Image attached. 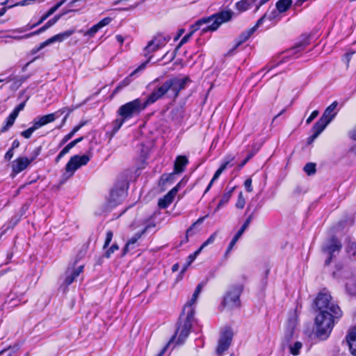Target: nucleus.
Instances as JSON below:
<instances>
[{
    "label": "nucleus",
    "mask_w": 356,
    "mask_h": 356,
    "mask_svg": "<svg viewBox=\"0 0 356 356\" xmlns=\"http://www.w3.org/2000/svg\"><path fill=\"white\" fill-rule=\"evenodd\" d=\"M89 161L90 156L86 154L82 156L75 155L72 156L65 166V172L61 177V183H65L74 175L77 169L86 165Z\"/></svg>",
    "instance_id": "20e7f679"
},
{
    "label": "nucleus",
    "mask_w": 356,
    "mask_h": 356,
    "mask_svg": "<svg viewBox=\"0 0 356 356\" xmlns=\"http://www.w3.org/2000/svg\"><path fill=\"white\" fill-rule=\"evenodd\" d=\"M281 13H279L278 10L276 8H273L272 10H268L266 14H267L266 19H269L270 21H273L274 19H280V14Z\"/></svg>",
    "instance_id": "72a5a7b5"
},
{
    "label": "nucleus",
    "mask_w": 356,
    "mask_h": 356,
    "mask_svg": "<svg viewBox=\"0 0 356 356\" xmlns=\"http://www.w3.org/2000/svg\"><path fill=\"white\" fill-rule=\"evenodd\" d=\"M74 33V30H67L65 32H63L61 33L57 34L54 35L53 37L49 38L46 41L42 42L40 46L35 49H33L32 50L33 54H35L38 52L39 51L42 50L45 47L56 42H62L65 39L69 38Z\"/></svg>",
    "instance_id": "6e6552de"
},
{
    "label": "nucleus",
    "mask_w": 356,
    "mask_h": 356,
    "mask_svg": "<svg viewBox=\"0 0 356 356\" xmlns=\"http://www.w3.org/2000/svg\"><path fill=\"white\" fill-rule=\"evenodd\" d=\"M202 286H203V284L202 283L199 284L197 286L191 299L188 302V303L185 306L184 311H186V312H188L191 309L194 312V309L192 307V306L195 303V302L198 298V296L200 295V293L202 291Z\"/></svg>",
    "instance_id": "aec40b11"
},
{
    "label": "nucleus",
    "mask_w": 356,
    "mask_h": 356,
    "mask_svg": "<svg viewBox=\"0 0 356 356\" xmlns=\"http://www.w3.org/2000/svg\"><path fill=\"white\" fill-rule=\"evenodd\" d=\"M58 118V115L56 113H50L48 115H45L41 116L40 118H35L33 121V125L38 129L42 126L47 124L51 122H54L56 118Z\"/></svg>",
    "instance_id": "4468645a"
},
{
    "label": "nucleus",
    "mask_w": 356,
    "mask_h": 356,
    "mask_svg": "<svg viewBox=\"0 0 356 356\" xmlns=\"http://www.w3.org/2000/svg\"><path fill=\"white\" fill-rule=\"evenodd\" d=\"M76 145V143L72 140V142H70L69 144H67L66 145L67 147H68L70 149H71L72 147H74L75 145Z\"/></svg>",
    "instance_id": "774afa93"
},
{
    "label": "nucleus",
    "mask_w": 356,
    "mask_h": 356,
    "mask_svg": "<svg viewBox=\"0 0 356 356\" xmlns=\"http://www.w3.org/2000/svg\"><path fill=\"white\" fill-rule=\"evenodd\" d=\"M315 304L320 312L316 317V334L321 339H326L333 327V318L340 317L342 312L332 301L331 296L326 292L318 294Z\"/></svg>",
    "instance_id": "f03ea898"
},
{
    "label": "nucleus",
    "mask_w": 356,
    "mask_h": 356,
    "mask_svg": "<svg viewBox=\"0 0 356 356\" xmlns=\"http://www.w3.org/2000/svg\"><path fill=\"white\" fill-rule=\"evenodd\" d=\"M25 106V102L20 103L13 111V113H15V115L18 116L19 113L24 109Z\"/></svg>",
    "instance_id": "3c124183"
},
{
    "label": "nucleus",
    "mask_w": 356,
    "mask_h": 356,
    "mask_svg": "<svg viewBox=\"0 0 356 356\" xmlns=\"http://www.w3.org/2000/svg\"><path fill=\"white\" fill-rule=\"evenodd\" d=\"M33 158L29 159L26 157H19L13 162L12 168L15 174H18L25 170L33 161Z\"/></svg>",
    "instance_id": "ddd939ff"
},
{
    "label": "nucleus",
    "mask_w": 356,
    "mask_h": 356,
    "mask_svg": "<svg viewBox=\"0 0 356 356\" xmlns=\"http://www.w3.org/2000/svg\"><path fill=\"white\" fill-rule=\"evenodd\" d=\"M19 146V142L17 140H15L12 144L11 149H13V150L14 149L17 148Z\"/></svg>",
    "instance_id": "e2e57ef3"
},
{
    "label": "nucleus",
    "mask_w": 356,
    "mask_h": 356,
    "mask_svg": "<svg viewBox=\"0 0 356 356\" xmlns=\"http://www.w3.org/2000/svg\"><path fill=\"white\" fill-rule=\"evenodd\" d=\"M259 0H241L236 3V8L240 12H244L250 9Z\"/></svg>",
    "instance_id": "b1692460"
},
{
    "label": "nucleus",
    "mask_w": 356,
    "mask_h": 356,
    "mask_svg": "<svg viewBox=\"0 0 356 356\" xmlns=\"http://www.w3.org/2000/svg\"><path fill=\"white\" fill-rule=\"evenodd\" d=\"M37 130V129L35 128V127L33 124L32 127H29L28 129L22 131L21 133V135L24 137L25 138H30L32 134L35 131Z\"/></svg>",
    "instance_id": "a19ab883"
},
{
    "label": "nucleus",
    "mask_w": 356,
    "mask_h": 356,
    "mask_svg": "<svg viewBox=\"0 0 356 356\" xmlns=\"http://www.w3.org/2000/svg\"><path fill=\"white\" fill-rule=\"evenodd\" d=\"M233 191H234V188H232L228 192L223 194L221 200H220L218 204L217 205L216 209H215V211H218L223 205H225V204H227L229 202V200L232 195Z\"/></svg>",
    "instance_id": "c756f323"
},
{
    "label": "nucleus",
    "mask_w": 356,
    "mask_h": 356,
    "mask_svg": "<svg viewBox=\"0 0 356 356\" xmlns=\"http://www.w3.org/2000/svg\"><path fill=\"white\" fill-rule=\"evenodd\" d=\"M152 56H150L148 59L147 60V61H145V63H142L138 68H136L131 74V76H133L134 74H135L136 73H137L139 71H141L143 70H144L147 65V64L150 61L151 58H152Z\"/></svg>",
    "instance_id": "c03bdc74"
},
{
    "label": "nucleus",
    "mask_w": 356,
    "mask_h": 356,
    "mask_svg": "<svg viewBox=\"0 0 356 356\" xmlns=\"http://www.w3.org/2000/svg\"><path fill=\"white\" fill-rule=\"evenodd\" d=\"M254 29H249L241 33V34L238 37V40L235 46V48L238 47L242 43L245 42L246 40L249 39V38L254 33Z\"/></svg>",
    "instance_id": "a878e982"
},
{
    "label": "nucleus",
    "mask_w": 356,
    "mask_h": 356,
    "mask_svg": "<svg viewBox=\"0 0 356 356\" xmlns=\"http://www.w3.org/2000/svg\"><path fill=\"white\" fill-rule=\"evenodd\" d=\"M308 44L307 41H302L297 43L294 47H293L289 51H293V54H296L297 52L303 50Z\"/></svg>",
    "instance_id": "f704fd0d"
},
{
    "label": "nucleus",
    "mask_w": 356,
    "mask_h": 356,
    "mask_svg": "<svg viewBox=\"0 0 356 356\" xmlns=\"http://www.w3.org/2000/svg\"><path fill=\"white\" fill-rule=\"evenodd\" d=\"M148 229V227H146L140 233L136 234L133 237H131L127 243L123 252L124 254H126L127 252L129 251V248L131 245H134L138 240L141 237V236Z\"/></svg>",
    "instance_id": "393cba45"
},
{
    "label": "nucleus",
    "mask_w": 356,
    "mask_h": 356,
    "mask_svg": "<svg viewBox=\"0 0 356 356\" xmlns=\"http://www.w3.org/2000/svg\"><path fill=\"white\" fill-rule=\"evenodd\" d=\"M292 0H279L276 3V8L279 13L286 12L291 6Z\"/></svg>",
    "instance_id": "bb28decb"
},
{
    "label": "nucleus",
    "mask_w": 356,
    "mask_h": 356,
    "mask_svg": "<svg viewBox=\"0 0 356 356\" xmlns=\"http://www.w3.org/2000/svg\"><path fill=\"white\" fill-rule=\"evenodd\" d=\"M74 134L72 133V132H70L68 134H67L66 136H64V138H63L61 143H60V145H64L65 143H67L70 139H71L72 138V136H74Z\"/></svg>",
    "instance_id": "603ef678"
},
{
    "label": "nucleus",
    "mask_w": 356,
    "mask_h": 356,
    "mask_svg": "<svg viewBox=\"0 0 356 356\" xmlns=\"http://www.w3.org/2000/svg\"><path fill=\"white\" fill-rule=\"evenodd\" d=\"M216 236H217V232H216L213 233L209 237V238L202 243V245L199 248H201V250H202L206 246H207L209 244L213 243L214 242L215 239H216Z\"/></svg>",
    "instance_id": "58836bf2"
},
{
    "label": "nucleus",
    "mask_w": 356,
    "mask_h": 356,
    "mask_svg": "<svg viewBox=\"0 0 356 356\" xmlns=\"http://www.w3.org/2000/svg\"><path fill=\"white\" fill-rule=\"evenodd\" d=\"M115 38H116L117 41H118L119 43H120V44H122V43H123V42H124V38H123V37H122V35H117Z\"/></svg>",
    "instance_id": "338daca9"
},
{
    "label": "nucleus",
    "mask_w": 356,
    "mask_h": 356,
    "mask_svg": "<svg viewBox=\"0 0 356 356\" xmlns=\"http://www.w3.org/2000/svg\"><path fill=\"white\" fill-rule=\"evenodd\" d=\"M269 0H259V3L256 4L255 12H257L262 5H264Z\"/></svg>",
    "instance_id": "4d7b16f0"
},
{
    "label": "nucleus",
    "mask_w": 356,
    "mask_h": 356,
    "mask_svg": "<svg viewBox=\"0 0 356 356\" xmlns=\"http://www.w3.org/2000/svg\"><path fill=\"white\" fill-rule=\"evenodd\" d=\"M86 124V122H82L77 126H75L73 129L71 131L74 134H75L82 127Z\"/></svg>",
    "instance_id": "6e6d98bb"
},
{
    "label": "nucleus",
    "mask_w": 356,
    "mask_h": 356,
    "mask_svg": "<svg viewBox=\"0 0 356 356\" xmlns=\"http://www.w3.org/2000/svg\"><path fill=\"white\" fill-rule=\"evenodd\" d=\"M111 22V17H105L100 22H99L95 25L92 26L89 30L86 32L85 35H89L90 37H92L95 35V34L102 28L104 26L109 24V23Z\"/></svg>",
    "instance_id": "a211bd4d"
},
{
    "label": "nucleus",
    "mask_w": 356,
    "mask_h": 356,
    "mask_svg": "<svg viewBox=\"0 0 356 356\" xmlns=\"http://www.w3.org/2000/svg\"><path fill=\"white\" fill-rule=\"evenodd\" d=\"M83 266H80L77 268L72 270V271L67 272V275L65 280L66 285L71 284L75 279L82 273Z\"/></svg>",
    "instance_id": "4be33fe9"
},
{
    "label": "nucleus",
    "mask_w": 356,
    "mask_h": 356,
    "mask_svg": "<svg viewBox=\"0 0 356 356\" xmlns=\"http://www.w3.org/2000/svg\"><path fill=\"white\" fill-rule=\"evenodd\" d=\"M253 218V214L252 213L245 221L243 226L241 227V229L238 231V232L236 234V235L234 236L231 242L229 243L227 249L225 252V257H228V254L232 250L233 247L235 245L237 241L239 239V238L242 236L245 230L248 227L251 220Z\"/></svg>",
    "instance_id": "f8f14e48"
},
{
    "label": "nucleus",
    "mask_w": 356,
    "mask_h": 356,
    "mask_svg": "<svg viewBox=\"0 0 356 356\" xmlns=\"http://www.w3.org/2000/svg\"><path fill=\"white\" fill-rule=\"evenodd\" d=\"M169 40L170 38H166L161 35H156L152 39L160 49L165 46Z\"/></svg>",
    "instance_id": "473e14b6"
},
{
    "label": "nucleus",
    "mask_w": 356,
    "mask_h": 356,
    "mask_svg": "<svg viewBox=\"0 0 356 356\" xmlns=\"http://www.w3.org/2000/svg\"><path fill=\"white\" fill-rule=\"evenodd\" d=\"M329 123L328 120H325L321 117V118L314 124L312 131L317 136H319Z\"/></svg>",
    "instance_id": "5701e85b"
},
{
    "label": "nucleus",
    "mask_w": 356,
    "mask_h": 356,
    "mask_svg": "<svg viewBox=\"0 0 356 356\" xmlns=\"http://www.w3.org/2000/svg\"><path fill=\"white\" fill-rule=\"evenodd\" d=\"M337 105L338 102L336 101L334 102L325 110L321 118H324L325 120H328L329 122H330L337 114L336 109Z\"/></svg>",
    "instance_id": "6ab92c4d"
},
{
    "label": "nucleus",
    "mask_w": 356,
    "mask_h": 356,
    "mask_svg": "<svg viewBox=\"0 0 356 356\" xmlns=\"http://www.w3.org/2000/svg\"><path fill=\"white\" fill-rule=\"evenodd\" d=\"M232 332L230 330H226L220 336L218 341L216 353L221 355L225 350H227L232 342Z\"/></svg>",
    "instance_id": "1a4fd4ad"
},
{
    "label": "nucleus",
    "mask_w": 356,
    "mask_h": 356,
    "mask_svg": "<svg viewBox=\"0 0 356 356\" xmlns=\"http://www.w3.org/2000/svg\"><path fill=\"white\" fill-rule=\"evenodd\" d=\"M267 14H264L256 23V24L252 27V29H254V31L258 29V27L264 22V19H266Z\"/></svg>",
    "instance_id": "8fccbe9b"
},
{
    "label": "nucleus",
    "mask_w": 356,
    "mask_h": 356,
    "mask_svg": "<svg viewBox=\"0 0 356 356\" xmlns=\"http://www.w3.org/2000/svg\"><path fill=\"white\" fill-rule=\"evenodd\" d=\"M318 136L314 133L313 135L308 138V143H312Z\"/></svg>",
    "instance_id": "0e129e2a"
},
{
    "label": "nucleus",
    "mask_w": 356,
    "mask_h": 356,
    "mask_svg": "<svg viewBox=\"0 0 356 356\" xmlns=\"http://www.w3.org/2000/svg\"><path fill=\"white\" fill-rule=\"evenodd\" d=\"M243 291V286L237 283L231 285L225 294L223 304L229 308L240 306V296Z\"/></svg>",
    "instance_id": "39448f33"
},
{
    "label": "nucleus",
    "mask_w": 356,
    "mask_h": 356,
    "mask_svg": "<svg viewBox=\"0 0 356 356\" xmlns=\"http://www.w3.org/2000/svg\"><path fill=\"white\" fill-rule=\"evenodd\" d=\"M341 248V243L335 238H332L323 247V252L327 256L325 264L329 265L335 253H339Z\"/></svg>",
    "instance_id": "0eeeda50"
},
{
    "label": "nucleus",
    "mask_w": 356,
    "mask_h": 356,
    "mask_svg": "<svg viewBox=\"0 0 356 356\" xmlns=\"http://www.w3.org/2000/svg\"><path fill=\"white\" fill-rule=\"evenodd\" d=\"M193 318V311L190 309L187 312L186 318L181 321L177 330L176 334L178 335L177 343H181L188 337L192 327V320Z\"/></svg>",
    "instance_id": "423d86ee"
},
{
    "label": "nucleus",
    "mask_w": 356,
    "mask_h": 356,
    "mask_svg": "<svg viewBox=\"0 0 356 356\" xmlns=\"http://www.w3.org/2000/svg\"><path fill=\"white\" fill-rule=\"evenodd\" d=\"M124 191L122 190H113L111 192L110 200L114 204L119 203L124 195Z\"/></svg>",
    "instance_id": "cd10ccee"
},
{
    "label": "nucleus",
    "mask_w": 356,
    "mask_h": 356,
    "mask_svg": "<svg viewBox=\"0 0 356 356\" xmlns=\"http://www.w3.org/2000/svg\"><path fill=\"white\" fill-rule=\"evenodd\" d=\"M118 249L119 247L117 244H113L112 246L106 252L105 257L109 258L111 255Z\"/></svg>",
    "instance_id": "a18cd8bd"
},
{
    "label": "nucleus",
    "mask_w": 356,
    "mask_h": 356,
    "mask_svg": "<svg viewBox=\"0 0 356 356\" xmlns=\"http://www.w3.org/2000/svg\"><path fill=\"white\" fill-rule=\"evenodd\" d=\"M245 204V200L243 197V193L241 192L239 194H238V200L236 201V207L238 208V209H243L244 207Z\"/></svg>",
    "instance_id": "ea45409f"
},
{
    "label": "nucleus",
    "mask_w": 356,
    "mask_h": 356,
    "mask_svg": "<svg viewBox=\"0 0 356 356\" xmlns=\"http://www.w3.org/2000/svg\"><path fill=\"white\" fill-rule=\"evenodd\" d=\"M202 252L201 248L197 250L193 254H191L187 258V264L186 266L183 269V271L186 269V267L190 266L193 261L196 259V257L199 255V254Z\"/></svg>",
    "instance_id": "c9c22d12"
},
{
    "label": "nucleus",
    "mask_w": 356,
    "mask_h": 356,
    "mask_svg": "<svg viewBox=\"0 0 356 356\" xmlns=\"http://www.w3.org/2000/svg\"><path fill=\"white\" fill-rule=\"evenodd\" d=\"M159 49L160 48L159 47V46H157L156 44L154 42H153V40H151L148 42L147 45L144 49V51H145L144 55H145V56H147V54L155 52Z\"/></svg>",
    "instance_id": "2f4dec72"
},
{
    "label": "nucleus",
    "mask_w": 356,
    "mask_h": 356,
    "mask_svg": "<svg viewBox=\"0 0 356 356\" xmlns=\"http://www.w3.org/2000/svg\"><path fill=\"white\" fill-rule=\"evenodd\" d=\"M188 162V159L185 156H177L174 165V172L177 174L182 172Z\"/></svg>",
    "instance_id": "412c9836"
},
{
    "label": "nucleus",
    "mask_w": 356,
    "mask_h": 356,
    "mask_svg": "<svg viewBox=\"0 0 356 356\" xmlns=\"http://www.w3.org/2000/svg\"><path fill=\"white\" fill-rule=\"evenodd\" d=\"M244 186L245 188V190L250 193L252 191V179L251 178L247 179L244 182Z\"/></svg>",
    "instance_id": "de8ad7c7"
},
{
    "label": "nucleus",
    "mask_w": 356,
    "mask_h": 356,
    "mask_svg": "<svg viewBox=\"0 0 356 356\" xmlns=\"http://www.w3.org/2000/svg\"><path fill=\"white\" fill-rule=\"evenodd\" d=\"M350 136L352 139L356 140V126L350 132Z\"/></svg>",
    "instance_id": "bf43d9fd"
},
{
    "label": "nucleus",
    "mask_w": 356,
    "mask_h": 356,
    "mask_svg": "<svg viewBox=\"0 0 356 356\" xmlns=\"http://www.w3.org/2000/svg\"><path fill=\"white\" fill-rule=\"evenodd\" d=\"M62 17V15H56L53 18L49 19L44 26L40 27L39 29L31 32L30 33L26 34L25 37H32L33 35H38L44 31H45L47 29L52 26L54 24H55Z\"/></svg>",
    "instance_id": "2eb2a0df"
},
{
    "label": "nucleus",
    "mask_w": 356,
    "mask_h": 356,
    "mask_svg": "<svg viewBox=\"0 0 356 356\" xmlns=\"http://www.w3.org/2000/svg\"><path fill=\"white\" fill-rule=\"evenodd\" d=\"M192 29H193V30L189 33L186 34L185 36H184L182 38L179 46H181L183 44L187 42L188 41V40L191 38V37L192 36V35L193 34V33L197 31V30H194V28H192Z\"/></svg>",
    "instance_id": "49530a36"
},
{
    "label": "nucleus",
    "mask_w": 356,
    "mask_h": 356,
    "mask_svg": "<svg viewBox=\"0 0 356 356\" xmlns=\"http://www.w3.org/2000/svg\"><path fill=\"white\" fill-rule=\"evenodd\" d=\"M126 120H124L123 118H122L121 119H117L114 121L113 122V124H114V127H113V131H117L120 129V128L122 127V125L123 124L124 122Z\"/></svg>",
    "instance_id": "79ce46f5"
},
{
    "label": "nucleus",
    "mask_w": 356,
    "mask_h": 356,
    "mask_svg": "<svg viewBox=\"0 0 356 356\" xmlns=\"http://www.w3.org/2000/svg\"><path fill=\"white\" fill-rule=\"evenodd\" d=\"M113 236V234L112 231L109 230L106 232V240L104 242V245L103 246V248L104 249L106 248L108 246V245L110 244L111 241H112Z\"/></svg>",
    "instance_id": "37998d69"
},
{
    "label": "nucleus",
    "mask_w": 356,
    "mask_h": 356,
    "mask_svg": "<svg viewBox=\"0 0 356 356\" xmlns=\"http://www.w3.org/2000/svg\"><path fill=\"white\" fill-rule=\"evenodd\" d=\"M188 81L189 79L188 77L183 79L174 77L168 79L161 86L154 89L147 96L144 102H142L140 99H136L121 106L118 111V113L124 120H127L138 115L147 106L163 98L169 92H171L172 97L176 99L179 92L185 88L186 83Z\"/></svg>",
    "instance_id": "f257e3e1"
},
{
    "label": "nucleus",
    "mask_w": 356,
    "mask_h": 356,
    "mask_svg": "<svg viewBox=\"0 0 356 356\" xmlns=\"http://www.w3.org/2000/svg\"><path fill=\"white\" fill-rule=\"evenodd\" d=\"M66 111H67V115H69L72 111V109L68 108H63L58 111L55 113H56V115H58V118H59L61 114H63V113H65Z\"/></svg>",
    "instance_id": "864d4df0"
},
{
    "label": "nucleus",
    "mask_w": 356,
    "mask_h": 356,
    "mask_svg": "<svg viewBox=\"0 0 356 356\" xmlns=\"http://www.w3.org/2000/svg\"><path fill=\"white\" fill-rule=\"evenodd\" d=\"M181 181L179 182L173 188H172L164 197L159 200L158 205L161 209L167 208L173 201L177 193Z\"/></svg>",
    "instance_id": "9b49d317"
},
{
    "label": "nucleus",
    "mask_w": 356,
    "mask_h": 356,
    "mask_svg": "<svg viewBox=\"0 0 356 356\" xmlns=\"http://www.w3.org/2000/svg\"><path fill=\"white\" fill-rule=\"evenodd\" d=\"M346 341L351 355L356 356V326L349 331Z\"/></svg>",
    "instance_id": "dca6fc26"
},
{
    "label": "nucleus",
    "mask_w": 356,
    "mask_h": 356,
    "mask_svg": "<svg viewBox=\"0 0 356 356\" xmlns=\"http://www.w3.org/2000/svg\"><path fill=\"white\" fill-rule=\"evenodd\" d=\"M130 79L129 78L124 79L122 81H121L120 83L123 86L124 88L127 86L130 83Z\"/></svg>",
    "instance_id": "052dcab7"
},
{
    "label": "nucleus",
    "mask_w": 356,
    "mask_h": 356,
    "mask_svg": "<svg viewBox=\"0 0 356 356\" xmlns=\"http://www.w3.org/2000/svg\"><path fill=\"white\" fill-rule=\"evenodd\" d=\"M253 156V154H250L247 158L241 163L240 167H243Z\"/></svg>",
    "instance_id": "680f3d73"
},
{
    "label": "nucleus",
    "mask_w": 356,
    "mask_h": 356,
    "mask_svg": "<svg viewBox=\"0 0 356 356\" xmlns=\"http://www.w3.org/2000/svg\"><path fill=\"white\" fill-rule=\"evenodd\" d=\"M70 150V149L65 146L60 153L61 154V155L65 156L66 154L69 152Z\"/></svg>",
    "instance_id": "69168bd1"
},
{
    "label": "nucleus",
    "mask_w": 356,
    "mask_h": 356,
    "mask_svg": "<svg viewBox=\"0 0 356 356\" xmlns=\"http://www.w3.org/2000/svg\"><path fill=\"white\" fill-rule=\"evenodd\" d=\"M174 339V337H172V339L165 346V347H163V348L161 350V351L159 353V354L158 355V356H162L164 353L166 351L167 348H168V346L170 344V343L171 342V341Z\"/></svg>",
    "instance_id": "13d9d810"
},
{
    "label": "nucleus",
    "mask_w": 356,
    "mask_h": 356,
    "mask_svg": "<svg viewBox=\"0 0 356 356\" xmlns=\"http://www.w3.org/2000/svg\"><path fill=\"white\" fill-rule=\"evenodd\" d=\"M234 159V156H229L227 159V161L221 165V166L216 170L215 172L212 179L211 180L210 183L209 184L208 186L207 187L204 193H207L209 189L211 188L212 184H213L214 181L216 180L219 176L222 174V172L226 169L227 166L229 163L230 161H233Z\"/></svg>",
    "instance_id": "f3484780"
},
{
    "label": "nucleus",
    "mask_w": 356,
    "mask_h": 356,
    "mask_svg": "<svg viewBox=\"0 0 356 356\" xmlns=\"http://www.w3.org/2000/svg\"><path fill=\"white\" fill-rule=\"evenodd\" d=\"M175 172H173L172 173H170V174H165V175H163L160 179V185L161 186H164L165 184H168V183H170V184H172L174 182V180H175Z\"/></svg>",
    "instance_id": "7c9ffc66"
},
{
    "label": "nucleus",
    "mask_w": 356,
    "mask_h": 356,
    "mask_svg": "<svg viewBox=\"0 0 356 356\" xmlns=\"http://www.w3.org/2000/svg\"><path fill=\"white\" fill-rule=\"evenodd\" d=\"M232 15L233 13L230 10L222 11L209 17L198 20L191 28H194V30L201 29L202 33L207 31H214L222 23L229 21L232 17Z\"/></svg>",
    "instance_id": "7ed1b4c3"
},
{
    "label": "nucleus",
    "mask_w": 356,
    "mask_h": 356,
    "mask_svg": "<svg viewBox=\"0 0 356 356\" xmlns=\"http://www.w3.org/2000/svg\"><path fill=\"white\" fill-rule=\"evenodd\" d=\"M13 149H10L5 154L4 159L7 161L10 160L13 156Z\"/></svg>",
    "instance_id": "5fc2aeb1"
},
{
    "label": "nucleus",
    "mask_w": 356,
    "mask_h": 356,
    "mask_svg": "<svg viewBox=\"0 0 356 356\" xmlns=\"http://www.w3.org/2000/svg\"><path fill=\"white\" fill-rule=\"evenodd\" d=\"M17 118V115H15V113L12 112L7 118L6 124L1 129L0 132L3 133L8 131L13 125Z\"/></svg>",
    "instance_id": "c85d7f7f"
},
{
    "label": "nucleus",
    "mask_w": 356,
    "mask_h": 356,
    "mask_svg": "<svg viewBox=\"0 0 356 356\" xmlns=\"http://www.w3.org/2000/svg\"><path fill=\"white\" fill-rule=\"evenodd\" d=\"M304 171L308 175H312L316 172V164L314 163H308L304 167Z\"/></svg>",
    "instance_id": "e433bc0d"
},
{
    "label": "nucleus",
    "mask_w": 356,
    "mask_h": 356,
    "mask_svg": "<svg viewBox=\"0 0 356 356\" xmlns=\"http://www.w3.org/2000/svg\"><path fill=\"white\" fill-rule=\"evenodd\" d=\"M301 348L302 343L299 341H296L293 346H290V353L293 355H297L299 354Z\"/></svg>",
    "instance_id": "4c0bfd02"
},
{
    "label": "nucleus",
    "mask_w": 356,
    "mask_h": 356,
    "mask_svg": "<svg viewBox=\"0 0 356 356\" xmlns=\"http://www.w3.org/2000/svg\"><path fill=\"white\" fill-rule=\"evenodd\" d=\"M318 115V111H314L312 113L310 116L307 119L306 122L307 124H310L314 118H316Z\"/></svg>",
    "instance_id": "09e8293b"
},
{
    "label": "nucleus",
    "mask_w": 356,
    "mask_h": 356,
    "mask_svg": "<svg viewBox=\"0 0 356 356\" xmlns=\"http://www.w3.org/2000/svg\"><path fill=\"white\" fill-rule=\"evenodd\" d=\"M67 0H61L58 2L56 5L51 7L44 15H43L40 20L35 24L31 26H27L25 29H18L14 31V32L22 33L27 30L32 29L37 26L41 24L44 20H46L49 17L53 15L63 3L66 2Z\"/></svg>",
    "instance_id": "9d476101"
}]
</instances>
